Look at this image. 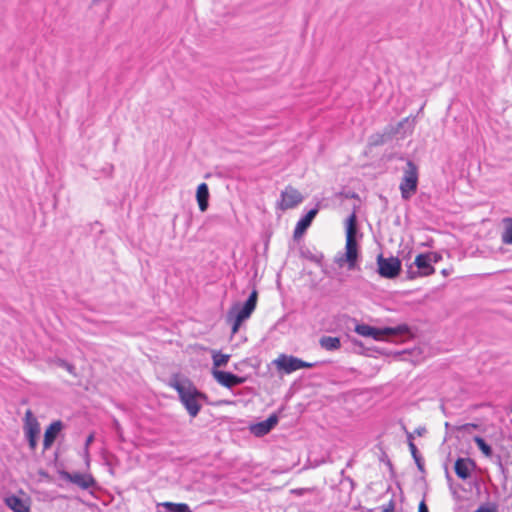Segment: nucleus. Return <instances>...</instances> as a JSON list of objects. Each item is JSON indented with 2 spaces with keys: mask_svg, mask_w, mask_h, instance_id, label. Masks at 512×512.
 Segmentation results:
<instances>
[{
  "mask_svg": "<svg viewBox=\"0 0 512 512\" xmlns=\"http://www.w3.org/2000/svg\"><path fill=\"white\" fill-rule=\"evenodd\" d=\"M418 186V167L412 161H407L406 168L403 172V177L399 189L401 197L404 200H409L415 194Z\"/></svg>",
  "mask_w": 512,
  "mask_h": 512,
  "instance_id": "7ed1b4c3",
  "label": "nucleus"
},
{
  "mask_svg": "<svg viewBox=\"0 0 512 512\" xmlns=\"http://www.w3.org/2000/svg\"><path fill=\"white\" fill-rule=\"evenodd\" d=\"M373 143L376 144V145L383 144L384 143L383 136H379V139L373 141Z\"/></svg>",
  "mask_w": 512,
  "mask_h": 512,
  "instance_id": "e433bc0d",
  "label": "nucleus"
},
{
  "mask_svg": "<svg viewBox=\"0 0 512 512\" xmlns=\"http://www.w3.org/2000/svg\"><path fill=\"white\" fill-rule=\"evenodd\" d=\"M341 476L342 479L340 480V486L342 487V489L347 491L349 497L352 491L354 490V481L349 476L344 475V470L341 471Z\"/></svg>",
  "mask_w": 512,
  "mask_h": 512,
  "instance_id": "393cba45",
  "label": "nucleus"
},
{
  "mask_svg": "<svg viewBox=\"0 0 512 512\" xmlns=\"http://www.w3.org/2000/svg\"><path fill=\"white\" fill-rule=\"evenodd\" d=\"M57 364L60 367L67 370L71 375H74V376L76 375V372H75L76 369H75L74 365H72L71 363H69L63 359H58Z\"/></svg>",
  "mask_w": 512,
  "mask_h": 512,
  "instance_id": "cd10ccee",
  "label": "nucleus"
},
{
  "mask_svg": "<svg viewBox=\"0 0 512 512\" xmlns=\"http://www.w3.org/2000/svg\"><path fill=\"white\" fill-rule=\"evenodd\" d=\"M468 427H470V428H476V427H477V425H476V424H471V423H469V424H466V425L464 426V428H468Z\"/></svg>",
  "mask_w": 512,
  "mask_h": 512,
  "instance_id": "ea45409f",
  "label": "nucleus"
},
{
  "mask_svg": "<svg viewBox=\"0 0 512 512\" xmlns=\"http://www.w3.org/2000/svg\"><path fill=\"white\" fill-rule=\"evenodd\" d=\"M300 254L303 258L315 263V264H318V265H321L323 259H324V255L323 253L321 252H318V251H312L310 249H302L300 251Z\"/></svg>",
  "mask_w": 512,
  "mask_h": 512,
  "instance_id": "412c9836",
  "label": "nucleus"
},
{
  "mask_svg": "<svg viewBox=\"0 0 512 512\" xmlns=\"http://www.w3.org/2000/svg\"><path fill=\"white\" fill-rule=\"evenodd\" d=\"M230 355L222 354L220 352H214L212 359L214 367L225 366L229 361Z\"/></svg>",
  "mask_w": 512,
  "mask_h": 512,
  "instance_id": "a878e982",
  "label": "nucleus"
},
{
  "mask_svg": "<svg viewBox=\"0 0 512 512\" xmlns=\"http://www.w3.org/2000/svg\"><path fill=\"white\" fill-rule=\"evenodd\" d=\"M473 441L476 443V445L478 446V448L481 450V452L486 456V457H491L492 456V448L490 445H488L485 440L480 437V436H475L473 438Z\"/></svg>",
  "mask_w": 512,
  "mask_h": 512,
  "instance_id": "5701e85b",
  "label": "nucleus"
},
{
  "mask_svg": "<svg viewBox=\"0 0 512 512\" xmlns=\"http://www.w3.org/2000/svg\"><path fill=\"white\" fill-rule=\"evenodd\" d=\"M408 331L406 325H400L395 328L378 329L367 324H358L355 327V332L363 337H371L375 340H381L384 336L398 335Z\"/></svg>",
  "mask_w": 512,
  "mask_h": 512,
  "instance_id": "20e7f679",
  "label": "nucleus"
},
{
  "mask_svg": "<svg viewBox=\"0 0 512 512\" xmlns=\"http://www.w3.org/2000/svg\"><path fill=\"white\" fill-rule=\"evenodd\" d=\"M357 225L356 215L352 213L346 221V244L345 253L338 255L335 258V263L339 267L347 265L349 270L356 268L357 260L359 257L358 243L356 240Z\"/></svg>",
  "mask_w": 512,
  "mask_h": 512,
  "instance_id": "f03ea898",
  "label": "nucleus"
},
{
  "mask_svg": "<svg viewBox=\"0 0 512 512\" xmlns=\"http://www.w3.org/2000/svg\"><path fill=\"white\" fill-rule=\"evenodd\" d=\"M407 439H408V444L410 443V441H413V435L412 433H407Z\"/></svg>",
  "mask_w": 512,
  "mask_h": 512,
  "instance_id": "58836bf2",
  "label": "nucleus"
},
{
  "mask_svg": "<svg viewBox=\"0 0 512 512\" xmlns=\"http://www.w3.org/2000/svg\"><path fill=\"white\" fill-rule=\"evenodd\" d=\"M169 385L177 391L179 400L188 414L192 418L196 417L202 408V402L207 400L206 394L199 391L189 379L174 378Z\"/></svg>",
  "mask_w": 512,
  "mask_h": 512,
  "instance_id": "f257e3e1",
  "label": "nucleus"
},
{
  "mask_svg": "<svg viewBox=\"0 0 512 512\" xmlns=\"http://www.w3.org/2000/svg\"><path fill=\"white\" fill-rule=\"evenodd\" d=\"M321 348L327 351H335L341 347V342L338 337L322 336L319 340Z\"/></svg>",
  "mask_w": 512,
  "mask_h": 512,
  "instance_id": "a211bd4d",
  "label": "nucleus"
},
{
  "mask_svg": "<svg viewBox=\"0 0 512 512\" xmlns=\"http://www.w3.org/2000/svg\"><path fill=\"white\" fill-rule=\"evenodd\" d=\"M418 512H429L428 507L424 500L419 503Z\"/></svg>",
  "mask_w": 512,
  "mask_h": 512,
  "instance_id": "473e14b6",
  "label": "nucleus"
},
{
  "mask_svg": "<svg viewBox=\"0 0 512 512\" xmlns=\"http://www.w3.org/2000/svg\"><path fill=\"white\" fill-rule=\"evenodd\" d=\"M407 121H408V118H405L404 120L400 121L398 123V129L401 128L404 125V123H406Z\"/></svg>",
  "mask_w": 512,
  "mask_h": 512,
  "instance_id": "4c0bfd02",
  "label": "nucleus"
},
{
  "mask_svg": "<svg viewBox=\"0 0 512 512\" xmlns=\"http://www.w3.org/2000/svg\"><path fill=\"white\" fill-rule=\"evenodd\" d=\"M114 426H115V429H116L118 435L121 436V427L117 420L114 421Z\"/></svg>",
  "mask_w": 512,
  "mask_h": 512,
  "instance_id": "f704fd0d",
  "label": "nucleus"
},
{
  "mask_svg": "<svg viewBox=\"0 0 512 512\" xmlns=\"http://www.w3.org/2000/svg\"><path fill=\"white\" fill-rule=\"evenodd\" d=\"M63 477L82 489H89L96 486V481L90 474L65 472Z\"/></svg>",
  "mask_w": 512,
  "mask_h": 512,
  "instance_id": "9b49d317",
  "label": "nucleus"
},
{
  "mask_svg": "<svg viewBox=\"0 0 512 512\" xmlns=\"http://www.w3.org/2000/svg\"><path fill=\"white\" fill-rule=\"evenodd\" d=\"M162 506L167 510V512H192L189 506L185 503L164 502Z\"/></svg>",
  "mask_w": 512,
  "mask_h": 512,
  "instance_id": "4be33fe9",
  "label": "nucleus"
},
{
  "mask_svg": "<svg viewBox=\"0 0 512 512\" xmlns=\"http://www.w3.org/2000/svg\"><path fill=\"white\" fill-rule=\"evenodd\" d=\"M475 466L474 462L469 458H458L455 462V473L462 479L466 480L470 477V471Z\"/></svg>",
  "mask_w": 512,
  "mask_h": 512,
  "instance_id": "dca6fc26",
  "label": "nucleus"
},
{
  "mask_svg": "<svg viewBox=\"0 0 512 512\" xmlns=\"http://www.w3.org/2000/svg\"><path fill=\"white\" fill-rule=\"evenodd\" d=\"M315 366H316V363H310V362L303 361L302 359H299V369L313 368Z\"/></svg>",
  "mask_w": 512,
  "mask_h": 512,
  "instance_id": "2f4dec72",
  "label": "nucleus"
},
{
  "mask_svg": "<svg viewBox=\"0 0 512 512\" xmlns=\"http://www.w3.org/2000/svg\"><path fill=\"white\" fill-rule=\"evenodd\" d=\"M212 375L219 384L226 388H232L236 385H240L246 380L244 377L237 376L231 372L216 369L212 370Z\"/></svg>",
  "mask_w": 512,
  "mask_h": 512,
  "instance_id": "9d476101",
  "label": "nucleus"
},
{
  "mask_svg": "<svg viewBox=\"0 0 512 512\" xmlns=\"http://www.w3.org/2000/svg\"><path fill=\"white\" fill-rule=\"evenodd\" d=\"M425 254L428 257V261H430L432 265L442 260V256L438 252H427Z\"/></svg>",
  "mask_w": 512,
  "mask_h": 512,
  "instance_id": "c85d7f7f",
  "label": "nucleus"
},
{
  "mask_svg": "<svg viewBox=\"0 0 512 512\" xmlns=\"http://www.w3.org/2000/svg\"><path fill=\"white\" fill-rule=\"evenodd\" d=\"M381 509L383 512H393L395 509L394 502L390 501L389 503L382 505Z\"/></svg>",
  "mask_w": 512,
  "mask_h": 512,
  "instance_id": "7c9ffc66",
  "label": "nucleus"
},
{
  "mask_svg": "<svg viewBox=\"0 0 512 512\" xmlns=\"http://www.w3.org/2000/svg\"><path fill=\"white\" fill-rule=\"evenodd\" d=\"M227 320L232 323V333L235 334L243 321H238V318L233 316V311L228 312Z\"/></svg>",
  "mask_w": 512,
  "mask_h": 512,
  "instance_id": "bb28decb",
  "label": "nucleus"
},
{
  "mask_svg": "<svg viewBox=\"0 0 512 512\" xmlns=\"http://www.w3.org/2000/svg\"><path fill=\"white\" fill-rule=\"evenodd\" d=\"M257 297V291L253 290L242 307H235L231 310L233 311V316L238 318V321H245L248 319L256 308Z\"/></svg>",
  "mask_w": 512,
  "mask_h": 512,
  "instance_id": "1a4fd4ad",
  "label": "nucleus"
},
{
  "mask_svg": "<svg viewBox=\"0 0 512 512\" xmlns=\"http://www.w3.org/2000/svg\"><path fill=\"white\" fill-rule=\"evenodd\" d=\"M196 198L200 211L205 212L208 208L209 189L206 183H201L197 188Z\"/></svg>",
  "mask_w": 512,
  "mask_h": 512,
  "instance_id": "f3484780",
  "label": "nucleus"
},
{
  "mask_svg": "<svg viewBox=\"0 0 512 512\" xmlns=\"http://www.w3.org/2000/svg\"><path fill=\"white\" fill-rule=\"evenodd\" d=\"M474 512H497V509L494 505H482Z\"/></svg>",
  "mask_w": 512,
  "mask_h": 512,
  "instance_id": "c756f323",
  "label": "nucleus"
},
{
  "mask_svg": "<svg viewBox=\"0 0 512 512\" xmlns=\"http://www.w3.org/2000/svg\"><path fill=\"white\" fill-rule=\"evenodd\" d=\"M414 264L417 267V271H408L409 278L414 279L416 277H424L432 275L435 269L425 253L418 254L414 260Z\"/></svg>",
  "mask_w": 512,
  "mask_h": 512,
  "instance_id": "0eeeda50",
  "label": "nucleus"
},
{
  "mask_svg": "<svg viewBox=\"0 0 512 512\" xmlns=\"http://www.w3.org/2000/svg\"><path fill=\"white\" fill-rule=\"evenodd\" d=\"M302 201L303 197L301 193L292 186H288L281 192V201L279 203V207L282 210H288L294 208Z\"/></svg>",
  "mask_w": 512,
  "mask_h": 512,
  "instance_id": "6e6552de",
  "label": "nucleus"
},
{
  "mask_svg": "<svg viewBox=\"0 0 512 512\" xmlns=\"http://www.w3.org/2000/svg\"><path fill=\"white\" fill-rule=\"evenodd\" d=\"M378 273L387 279L396 278L401 272V261L396 257L385 258L383 254L377 256Z\"/></svg>",
  "mask_w": 512,
  "mask_h": 512,
  "instance_id": "39448f33",
  "label": "nucleus"
},
{
  "mask_svg": "<svg viewBox=\"0 0 512 512\" xmlns=\"http://www.w3.org/2000/svg\"><path fill=\"white\" fill-rule=\"evenodd\" d=\"M409 449H410V452H411V455L418 467V469L420 471H424V463H423V459L422 457L420 456L419 452H418V449L416 447V445L414 444L413 441H410L409 443Z\"/></svg>",
  "mask_w": 512,
  "mask_h": 512,
  "instance_id": "b1692460",
  "label": "nucleus"
},
{
  "mask_svg": "<svg viewBox=\"0 0 512 512\" xmlns=\"http://www.w3.org/2000/svg\"><path fill=\"white\" fill-rule=\"evenodd\" d=\"M318 213L317 208H313L308 211V213L303 216L296 224V227L293 232V238L295 240L302 237V235L306 232V230L310 227L313 219L316 217Z\"/></svg>",
  "mask_w": 512,
  "mask_h": 512,
  "instance_id": "4468645a",
  "label": "nucleus"
},
{
  "mask_svg": "<svg viewBox=\"0 0 512 512\" xmlns=\"http://www.w3.org/2000/svg\"><path fill=\"white\" fill-rule=\"evenodd\" d=\"M426 432V429L424 427H419L415 429L414 433L418 436H422Z\"/></svg>",
  "mask_w": 512,
  "mask_h": 512,
  "instance_id": "72a5a7b5",
  "label": "nucleus"
},
{
  "mask_svg": "<svg viewBox=\"0 0 512 512\" xmlns=\"http://www.w3.org/2000/svg\"><path fill=\"white\" fill-rule=\"evenodd\" d=\"M441 273H442L444 276H447V275H448V270H447V269H443Z\"/></svg>",
  "mask_w": 512,
  "mask_h": 512,
  "instance_id": "a19ab883",
  "label": "nucleus"
},
{
  "mask_svg": "<svg viewBox=\"0 0 512 512\" xmlns=\"http://www.w3.org/2000/svg\"><path fill=\"white\" fill-rule=\"evenodd\" d=\"M94 436L91 434L87 437L85 445L88 447L93 442Z\"/></svg>",
  "mask_w": 512,
  "mask_h": 512,
  "instance_id": "c9c22d12",
  "label": "nucleus"
},
{
  "mask_svg": "<svg viewBox=\"0 0 512 512\" xmlns=\"http://www.w3.org/2000/svg\"><path fill=\"white\" fill-rule=\"evenodd\" d=\"M63 428V423L60 420L52 422L44 433L43 447L44 450L49 449L57 438L59 432Z\"/></svg>",
  "mask_w": 512,
  "mask_h": 512,
  "instance_id": "2eb2a0df",
  "label": "nucleus"
},
{
  "mask_svg": "<svg viewBox=\"0 0 512 512\" xmlns=\"http://www.w3.org/2000/svg\"><path fill=\"white\" fill-rule=\"evenodd\" d=\"M273 363L279 371L286 374L299 370V358L292 355L281 354Z\"/></svg>",
  "mask_w": 512,
  "mask_h": 512,
  "instance_id": "f8f14e48",
  "label": "nucleus"
},
{
  "mask_svg": "<svg viewBox=\"0 0 512 512\" xmlns=\"http://www.w3.org/2000/svg\"><path fill=\"white\" fill-rule=\"evenodd\" d=\"M503 231L501 233V241L505 245H512V217L503 219Z\"/></svg>",
  "mask_w": 512,
  "mask_h": 512,
  "instance_id": "6ab92c4d",
  "label": "nucleus"
},
{
  "mask_svg": "<svg viewBox=\"0 0 512 512\" xmlns=\"http://www.w3.org/2000/svg\"><path fill=\"white\" fill-rule=\"evenodd\" d=\"M24 433L31 450L37 447V438L40 433V424L31 410H27L24 417Z\"/></svg>",
  "mask_w": 512,
  "mask_h": 512,
  "instance_id": "423d86ee",
  "label": "nucleus"
},
{
  "mask_svg": "<svg viewBox=\"0 0 512 512\" xmlns=\"http://www.w3.org/2000/svg\"><path fill=\"white\" fill-rule=\"evenodd\" d=\"M278 420V416L276 414H272L266 420L251 425L250 431L257 437L264 436L276 426Z\"/></svg>",
  "mask_w": 512,
  "mask_h": 512,
  "instance_id": "ddd939ff",
  "label": "nucleus"
},
{
  "mask_svg": "<svg viewBox=\"0 0 512 512\" xmlns=\"http://www.w3.org/2000/svg\"><path fill=\"white\" fill-rule=\"evenodd\" d=\"M6 504L14 512H28V506L17 496H10L6 499Z\"/></svg>",
  "mask_w": 512,
  "mask_h": 512,
  "instance_id": "aec40b11",
  "label": "nucleus"
}]
</instances>
